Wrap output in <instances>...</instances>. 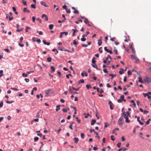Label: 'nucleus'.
Segmentation results:
<instances>
[{
	"mask_svg": "<svg viewBox=\"0 0 151 151\" xmlns=\"http://www.w3.org/2000/svg\"><path fill=\"white\" fill-rule=\"evenodd\" d=\"M45 96L48 97L52 93V90L51 89H48L45 91Z\"/></svg>",
	"mask_w": 151,
	"mask_h": 151,
	"instance_id": "f257e3e1",
	"label": "nucleus"
},
{
	"mask_svg": "<svg viewBox=\"0 0 151 151\" xmlns=\"http://www.w3.org/2000/svg\"><path fill=\"white\" fill-rule=\"evenodd\" d=\"M122 116H124V118L126 119V122L127 123H129L130 122V120H129V119L127 116L124 112L122 114Z\"/></svg>",
	"mask_w": 151,
	"mask_h": 151,
	"instance_id": "f03ea898",
	"label": "nucleus"
},
{
	"mask_svg": "<svg viewBox=\"0 0 151 151\" xmlns=\"http://www.w3.org/2000/svg\"><path fill=\"white\" fill-rule=\"evenodd\" d=\"M124 119L123 118L121 117L118 121V123L120 126H122L124 122Z\"/></svg>",
	"mask_w": 151,
	"mask_h": 151,
	"instance_id": "7ed1b4c3",
	"label": "nucleus"
},
{
	"mask_svg": "<svg viewBox=\"0 0 151 151\" xmlns=\"http://www.w3.org/2000/svg\"><path fill=\"white\" fill-rule=\"evenodd\" d=\"M85 20L84 22L85 23L87 24L89 26H91V25L89 24V21L88 20L87 18H84Z\"/></svg>",
	"mask_w": 151,
	"mask_h": 151,
	"instance_id": "20e7f679",
	"label": "nucleus"
},
{
	"mask_svg": "<svg viewBox=\"0 0 151 151\" xmlns=\"http://www.w3.org/2000/svg\"><path fill=\"white\" fill-rule=\"evenodd\" d=\"M104 50L105 51H106L107 52L109 53L110 54H112V52L111 50H109L107 48V47H104Z\"/></svg>",
	"mask_w": 151,
	"mask_h": 151,
	"instance_id": "39448f33",
	"label": "nucleus"
},
{
	"mask_svg": "<svg viewBox=\"0 0 151 151\" xmlns=\"http://www.w3.org/2000/svg\"><path fill=\"white\" fill-rule=\"evenodd\" d=\"M42 17L43 18H44L45 20L46 21H48V17H47V16L45 14H42Z\"/></svg>",
	"mask_w": 151,
	"mask_h": 151,
	"instance_id": "423d86ee",
	"label": "nucleus"
},
{
	"mask_svg": "<svg viewBox=\"0 0 151 151\" xmlns=\"http://www.w3.org/2000/svg\"><path fill=\"white\" fill-rule=\"evenodd\" d=\"M81 75L83 77L84 76V75H85L86 76H88V74L85 71H84L83 72V73H81Z\"/></svg>",
	"mask_w": 151,
	"mask_h": 151,
	"instance_id": "0eeeda50",
	"label": "nucleus"
},
{
	"mask_svg": "<svg viewBox=\"0 0 151 151\" xmlns=\"http://www.w3.org/2000/svg\"><path fill=\"white\" fill-rule=\"evenodd\" d=\"M60 50L62 51H66L69 52H72L71 51L66 50L64 48H62V49H60Z\"/></svg>",
	"mask_w": 151,
	"mask_h": 151,
	"instance_id": "6e6552de",
	"label": "nucleus"
},
{
	"mask_svg": "<svg viewBox=\"0 0 151 151\" xmlns=\"http://www.w3.org/2000/svg\"><path fill=\"white\" fill-rule=\"evenodd\" d=\"M51 68V73H52L55 71V68L53 66H51L50 67Z\"/></svg>",
	"mask_w": 151,
	"mask_h": 151,
	"instance_id": "1a4fd4ad",
	"label": "nucleus"
},
{
	"mask_svg": "<svg viewBox=\"0 0 151 151\" xmlns=\"http://www.w3.org/2000/svg\"><path fill=\"white\" fill-rule=\"evenodd\" d=\"M109 103L110 106V109L111 110H113V107H112V105H113V104L112 102L111 101H109Z\"/></svg>",
	"mask_w": 151,
	"mask_h": 151,
	"instance_id": "9d476101",
	"label": "nucleus"
},
{
	"mask_svg": "<svg viewBox=\"0 0 151 151\" xmlns=\"http://www.w3.org/2000/svg\"><path fill=\"white\" fill-rule=\"evenodd\" d=\"M72 30L73 31V33L72 36H75V33H76V32H78V30H77L76 29H72Z\"/></svg>",
	"mask_w": 151,
	"mask_h": 151,
	"instance_id": "9b49d317",
	"label": "nucleus"
},
{
	"mask_svg": "<svg viewBox=\"0 0 151 151\" xmlns=\"http://www.w3.org/2000/svg\"><path fill=\"white\" fill-rule=\"evenodd\" d=\"M139 119H140V117L139 116H138L137 117V121L139 122V124L141 125H143L144 124V123L142 122H141L140 120H139Z\"/></svg>",
	"mask_w": 151,
	"mask_h": 151,
	"instance_id": "f8f14e48",
	"label": "nucleus"
},
{
	"mask_svg": "<svg viewBox=\"0 0 151 151\" xmlns=\"http://www.w3.org/2000/svg\"><path fill=\"white\" fill-rule=\"evenodd\" d=\"M42 42L45 45H49L50 44V43L49 42H46L45 40H43Z\"/></svg>",
	"mask_w": 151,
	"mask_h": 151,
	"instance_id": "ddd939ff",
	"label": "nucleus"
},
{
	"mask_svg": "<svg viewBox=\"0 0 151 151\" xmlns=\"http://www.w3.org/2000/svg\"><path fill=\"white\" fill-rule=\"evenodd\" d=\"M23 12H28L29 13L30 12V11L27 9L26 8H24L23 9Z\"/></svg>",
	"mask_w": 151,
	"mask_h": 151,
	"instance_id": "4468645a",
	"label": "nucleus"
},
{
	"mask_svg": "<svg viewBox=\"0 0 151 151\" xmlns=\"http://www.w3.org/2000/svg\"><path fill=\"white\" fill-rule=\"evenodd\" d=\"M40 4H41V5H43L44 6H45V7H48V6L46 4V3L45 2H44L42 1H41L40 2Z\"/></svg>",
	"mask_w": 151,
	"mask_h": 151,
	"instance_id": "2eb2a0df",
	"label": "nucleus"
},
{
	"mask_svg": "<svg viewBox=\"0 0 151 151\" xmlns=\"http://www.w3.org/2000/svg\"><path fill=\"white\" fill-rule=\"evenodd\" d=\"M70 110V109L68 108H64L63 109V111L64 112H67Z\"/></svg>",
	"mask_w": 151,
	"mask_h": 151,
	"instance_id": "dca6fc26",
	"label": "nucleus"
},
{
	"mask_svg": "<svg viewBox=\"0 0 151 151\" xmlns=\"http://www.w3.org/2000/svg\"><path fill=\"white\" fill-rule=\"evenodd\" d=\"M92 66L93 68H96L97 70H98V68L97 67V65L95 63L92 64Z\"/></svg>",
	"mask_w": 151,
	"mask_h": 151,
	"instance_id": "f3484780",
	"label": "nucleus"
},
{
	"mask_svg": "<svg viewBox=\"0 0 151 151\" xmlns=\"http://www.w3.org/2000/svg\"><path fill=\"white\" fill-rule=\"evenodd\" d=\"M96 122V121L94 119L92 120L91 122V124L92 125H93L95 124Z\"/></svg>",
	"mask_w": 151,
	"mask_h": 151,
	"instance_id": "a211bd4d",
	"label": "nucleus"
},
{
	"mask_svg": "<svg viewBox=\"0 0 151 151\" xmlns=\"http://www.w3.org/2000/svg\"><path fill=\"white\" fill-rule=\"evenodd\" d=\"M98 44L99 46H101L102 44V42L101 40L99 39L98 40Z\"/></svg>",
	"mask_w": 151,
	"mask_h": 151,
	"instance_id": "6ab92c4d",
	"label": "nucleus"
},
{
	"mask_svg": "<svg viewBox=\"0 0 151 151\" xmlns=\"http://www.w3.org/2000/svg\"><path fill=\"white\" fill-rule=\"evenodd\" d=\"M124 96L123 95L120 96V98L122 100V101H126V100L124 99Z\"/></svg>",
	"mask_w": 151,
	"mask_h": 151,
	"instance_id": "aec40b11",
	"label": "nucleus"
},
{
	"mask_svg": "<svg viewBox=\"0 0 151 151\" xmlns=\"http://www.w3.org/2000/svg\"><path fill=\"white\" fill-rule=\"evenodd\" d=\"M74 141L77 144L79 141V139L77 137H75L74 138Z\"/></svg>",
	"mask_w": 151,
	"mask_h": 151,
	"instance_id": "412c9836",
	"label": "nucleus"
},
{
	"mask_svg": "<svg viewBox=\"0 0 151 151\" xmlns=\"http://www.w3.org/2000/svg\"><path fill=\"white\" fill-rule=\"evenodd\" d=\"M60 105H57L56 106V111H58L60 109Z\"/></svg>",
	"mask_w": 151,
	"mask_h": 151,
	"instance_id": "4be33fe9",
	"label": "nucleus"
},
{
	"mask_svg": "<svg viewBox=\"0 0 151 151\" xmlns=\"http://www.w3.org/2000/svg\"><path fill=\"white\" fill-rule=\"evenodd\" d=\"M3 73V71L2 70H0V78L1 77L4 76V74Z\"/></svg>",
	"mask_w": 151,
	"mask_h": 151,
	"instance_id": "5701e85b",
	"label": "nucleus"
},
{
	"mask_svg": "<svg viewBox=\"0 0 151 151\" xmlns=\"http://www.w3.org/2000/svg\"><path fill=\"white\" fill-rule=\"evenodd\" d=\"M53 26H54V25L53 24H50L49 25V29L51 30L52 29Z\"/></svg>",
	"mask_w": 151,
	"mask_h": 151,
	"instance_id": "b1692460",
	"label": "nucleus"
},
{
	"mask_svg": "<svg viewBox=\"0 0 151 151\" xmlns=\"http://www.w3.org/2000/svg\"><path fill=\"white\" fill-rule=\"evenodd\" d=\"M52 58L50 57H48L47 58V61L48 62H51Z\"/></svg>",
	"mask_w": 151,
	"mask_h": 151,
	"instance_id": "393cba45",
	"label": "nucleus"
},
{
	"mask_svg": "<svg viewBox=\"0 0 151 151\" xmlns=\"http://www.w3.org/2000/svg\"><path fill=\"white\" fill-rule=\"evenodd\" d=\"M144 81L146 82H148L149 81V78L148 77H146L144 78Z\"/></svg>",
	"mask_w": 151,
	"mask_h": 151,
	"instance_id": "a878e982",
	"label": "nucleus"
},
{
	"mask_svg": "<svg viewBox=\"0 0 151 151\" xmlns=\"http://www.w3.org/2000/svg\"><path fill=\"white\" fill-rule=\"evenodd\" d=\"M135 62L136 63H139V60L138 58L137 57L135 58Z\"/></svg>",
	"mask_w": 151,
	"mask_h": 151,
	"instance_id": "bb28decb",
	"label": "nucleus"
},
{
	"mask_svg": "<svg viewBox=\"0 0 151 151\" xmlns=\"http://www.w3.org/2000/svg\"><path fill=\"white\" fill-rule=\"evenodd\" d=\"M109 76H111V79H113L114 76H116V75H114L112 74H111L109 75Z\"/></svg>",
	"mask_w": 151,
	"mask_h": 151,
	"instance_id": "cd10ccee",
	"label": "nucleus"
},
{
	"mask_svg": "<svg viewBox=\"0 0 151 151\" xmlns=\"http://www.w3.org/2000/svg\"><path fill=\"white\" fill-rule=\"evenodd\" d=\"M148 99H151V92H148Z\"/></svg>",
	"mask_w": 151,
	"mask_h": 151,
	"instance_id": "c85d7f7f",
	"label": "nucleus"
},
{
	"mask_svg": "<svg viewBox=\"0 0 151 151\" xmlns=\"http://www.w3.org/2000/svg\"><path fill=\"white\" fill-rule=\"evenodd\" d=\"M95 133L96 134V137L98 138L99 139V140L100 137L99 136V135L98 133L97 132H96V133Z\"/></svg>",
	"mask_w": 151,
	"mask_h": 151,
	"instance_id": "c756f323",
	"label": "nucleus"
},
{
	"mask_svg": "<svg viewBox=\"0 0 151 151\" xmlns=\"http://www.w3.org/2000/svg\"><path fill=\"white\" fill-rule=\"evenodd\" d=\"M84 82V81L83 79H81L79 81H78V83H83Z\"/></svg>",
	"mask_w": 151,
	"mask_h": 151,
	"instance_id": "7c9ffc66",
	"label": "nucleus"
},
{
	"mask_svg": "<svg viewBox=\"0 0 151 151\" xmlns=\"http://www.w3.org/2000/svg\"><path fill=\"white\" fill-rule=\"evenodd\" d=\"M30 29V28L28 26H26V30H25V31L26 32H28V29Z\"/></svg>",
	"mask_w": 151,
	"mask_h": 151,
	"instance_id": "2f4dec72",
	"label": "nucleus"
},
{
	"mask_svg": "<svg viewBox=\"0 0 151 151\" xmlns=\"http://www.w3.org/2000/svg\"><path fill=\"white\" fill-rule=\"evenodd\" d=\"M120 70H122L119 71V74H122L124 73L123 69L122 68H121L120 69Z\"/></svg>",
	"mask_w": 151,
	"mask_h": 151,
	"instance_id": "473e14b6",
	"label": "nucleus"
},
{
	"mask_svg": "<svg viewBox=\"0 0 151 151\" xmlns=\"http://www.w3.org/2000/svg\"><path fill=\"white\" fill-rule=\"evenodd\" d=\"M36 41L37 42L38 44H39L41 42V40L40 39L38 38H37L36 39Z\"/></svg>",
	"mask_w": 151,
	"mask_h": 151,
	"instance_id": "72a5a7b5",
	"label": "nucleus"
},
{
	"mask_svg": "<svg viewBox=\"0 0 151 151\" xmlns=\"http://www.w3.org/2000/svg\"><path fill=\"white\" fill-rule=\"evenodd\" d=\"M76 121L78 123H80L81 122V120L79 119L78 117H76Z\"/></svg>",
	"mask_w": 151,
	"mask_h": 151,
	"instance_id": "f704fd0d",
	"label": "nucleus"
},
{
	"mask_svg": "<svg viewBox=\"0 0 151 151\" xmlns=\"http://www.w3.org/2000/svg\"><path fill=\"white\" fill-rule=\"evenodd\" d=\"M89 116L90 117H91V115L90 114H87L85 116V118H87L88 117V116Z\"/></svg>",
	"mask_w": 151,
	"mask_h": 151,
	"instance_id": "c9c22d12",
	"label": "nucleus"
},
{
	"mask_svg": "<svg viewBox=\"0 0 151 151\" xmlns=\"http://www.w3.org/2000/svg\"><path fill=\"white\" fill-rule=\"evenodd\" d=\"M31 7L32 8L35 9L36 8V6L35 4H32L31 5Z\"/></svg>",
	"mask_w": 151,
	"mask_h": 151,
	"instance_id": "e433bc0d",
	"label": "nucleus"
},
{
	"mask_svg": "<svg viewBox=\"0 0 151 151\" xmlns=\"http://www.w3.org/2000/svg\"><path fill=\"white\" fill-rule=\"evenodd\" d=\"M3 103L2 101H1L0 103V108L3 107Z\"/></svg>",
	"mask_w": 151,
	"mask_h": 151,
	"instance_id": "4c0bfd02",
	"label": "nucleus"
},
{
	"mask_svg": "<svg viewBox=\"0 0 151 151\" xmlns=\"http://www.w3.org/2000/svg\"><path fill=\"white\" fill-rule=\"evenodd\" d=\"M73 13L74 14H79V12L77 10H74L73 11Z\"/></svg>",
	"mask_w": 151,
	"mask_h": 151,
	"instance_id": "58836bf2",
	"label": "nucleus"
},
{
	"mask_svg": "<svg viewBox=\"0 0 151 151\" xmlns=\"http://www.w3.org/2000/svg\"><path fill=\"white\" fill-rule=\"evenodd\" d=\"M63 8L65 10H67V6L66 5H64L63 6Z\"/></svg>",
	"mask_w": 151,
	"mask_h": 151,
	"instance_id": "ea45409f",
	"label": "nucleus"
},
{
	"mask_svg": "<svg viewBox=\"0 0 151 151\" xmlns=\"http://www.w3.org/2000/svg\"><path fill=\"white\" fill-rule=\"evenodd\" d=\"M84 134L83 133H81V138L82 139H83L84 138Z\"/></svg>",
	"mask_w": 151,
	"mask_h": 151,
	"instance_id": "a19ab883",
	"label": "nucleus"
},
{
	"mask_svg": "<svg viewBox=\"0 0 151 151\" xmlns=\"http://www.w3.org/2000/svg\"><path fill=\"white\" fill-rule=\"evenodd\" d=\"M95 59V57H93V58L92 59V62L93 63H96V61L94 60Z\"/></svg>",
	"mask_w": 151,
	"mask_h": 151,
	"instance_id": "79ce46f5",
	"label": "nucleus"
},
{
	"mask_svg": "<svg viewBox=\"0 0 151 151\" xmlns=\"http://www.w3.org/2000/svg\"><path fill=\"white\" fill-rule=\"evenodd\" d=\"M139 81L142 83H143V81L142 80V78L141 77L139 78Z\"/></svg>",
	"mask_w": 151,
	"mask_h": 151,
	"instance_id": "37998d69",
	"label": "nucleus"
},
{
	"mask_svg": "<svg viewBox=\"0 0 151 151\" xmlns=\"http://www.w3.org/2000/svg\"><path fill=\"white\" fill-rule=\"evenodd\" d=\"M72 89L74 90H75V91H78L79 90V88H75V87H72Z\"/></svg>",
	"mask_w": 151,
	"mask_h": 151,
	"instance_id": "c03bdc74",
	"label": "nucleus"
},
{
	"mask_svg": "<svg viewBox=\"0 0 151 151\" xmlns=\"http://www.w3.org/2000/svg\"><path fill=\"white\" fill-rule=\"evenodd\" d=\"M39 139V138L38 137H35L34 138V140L35 142H36Z\"/></svg>",
	"mask_w": 151,
	"mask_h": 151,
	"instance_id": "a18cd8bd",
	"label": "nucleus"
},
{
	"mask_svg": "<svg viewBox=\"0 0 151 151\" xmlns=\"http://www.w3.org/2000/svg\"><path fill=\"white\" fill-rule=\"evenodd\" d=\"M111 139L112 141H114V140H115V138H114V136L111 135Z\"/></svg>",
	"mask_w": 151,
	"mask_h": 151,
	"instance_id": "49530a36",
	"label": "nucleus"
},
{
	"mask_svg": "<svg viewBox=\"0 0 151 151\" xmlns=\"http://www.w3.org/2000/svg\"><path fill=\"white\" fill-rule=\"evenodd\" d=\"M37 20L40 23H42V21L40 18H38L37 19Z\"/></svg>",
	"mask_w": 151,
	"mask_h": 151,
	"instance_id": "de8ad7c7",
	"label": "nucleus"
},
{
	"mask_svg": "<svg viewBox=\"0 0 151 151\" xmlns=\"http://www.w3.org/2000/svg\"><path fill=\"white\" fill-rule=\"evenodd\" d=\"M11 89L15 91H17L18 90V89L16 88H12Z\"/></svg>",
	"mask_w": 151,
	"mask_h": 151,
	"instance_id": "09e8293b",
	"label": "nucleus"
},
{
	"mask_svg": "<svg viewBox=\"0 0 151 151\" xmlns=\"http://www.w3.org/2000/svg\"><path fill=\"white\" fill-rule=\"evenodd\" d=\"M14 102V101H9L8 100H7L6 101V103L8 104H11L13 103Z\"/></svg>",
	"mask_w": 151,
	"mask_h": 151,
	"instance_id": "8fccbe9b",
	"label": "nucleus"
},
{
	"mask_svg": "<svg viewBox=\"0 0 151 151\" xmlns=\"http://www.w3.org/2000/svg\"><path fill=\"white\" fill-rule=\"evenodd\" d=\"M87 88L89 89L90 88H91V86L90 85H86V86Z\"/></svg>",
	"mask_w": 151,
	"mask_h": 151,
	"instance_id": "3c124183",
	"label": "nucleus"
},
{
	"mask_svg": "<svg viewBox=\"0 0 151 151\" xmlns=\"http://www.w3.org/2000/svg\"><path fill=\"white\" fill-rule=\"evenodd\" d=\"M22 76L23 77H27L28 76L27 74H25L24 73H22Z\"/></svg>",
	"mask_w": 151,
	"mask_h": 151,
	"instance_id": "603ef678",
	"label": "nucleus"
},
{
	"mask_svg": "<svg viewBox=\"0 0 151 151\" xmlns=\"http://www.w3.org/2000/svg\"><path fill=\"white\" fill-rule=\"evenodd\" d=\"M86 40V38H84V37L82 38L81 39V41H83V42L85 41Z\"/></svg>",
	"mask_w": 151,
	"mask_h": 151,
	"instance_id": "864d4df0",
	"label": "nucleus"
},
{
	"mask_svg": "<svg viewBox=\"0 0 151 151\" xmlns=\"http://www.w3.org/2000/svg\"><path fill=\"white\" fill-rule=\"evenodd\" d=\"M127 73L129 75H132L131 72L130 70H128L127 71Z\"/></svg>",
	"mask_w": 151,
	"mask_h": 151,
	"instance_id": "5fc2aeb1",
	"label": "nucleus"
},
{
	"mask_svg": "<svg viewBox=\"0 0 151 151\" xmlns=\"http://www.w3.org/2000/svg\"><path fill=\"white\" fill-rule=\"evenodd\" d=\"M148 92L147 93H143V95L145 97H146L147 96H148Z\"/></svg>",
	"mask_w": 151,
	"mask_h": 151,
	"instance_id": "6e6d98bb",
	"label": "nucleus"
},
{
	"mask_svg": "<svg viewBox=\"0 0 151 151\" xmlns=\"http://www.w3.org/2000/svg\"><path fill=\"white\" fill-rule=\"evenodd\" d=\"M62 16V17L64 18V20H63L62 22H64L65 21V19H66L65 18V16L64 14H63Z\"/></svg>",
	"mask_w": 151,
	"mask_h": 151,
	"instance_id": "4d7b16f0",
	"label": "nucleus"
},
{
	"mask_svg": "<svg viewBox=\"0 0 151 151\" xmlns=\"http://www.w3.org/2000/svg\"><path fill=\"white\" fill-rule=\"evenodd\" d=\"M73 44L75 45H77V42L76 41L74 40L73 41Z\"/></svg>",
	"mask_w": 151,
	"mask_h": 151,
	"instance_id": "13d9d810",
	"label": "nucleus"
},
{
	"mask_svg": "<svg viewBox=\"0 0 151 151\" xmlns=\"http://www.w3.org/2000/svg\"><path fill=\"white\" fill-rule=\"evenodd\" d=\"M122 100L120 98V99L118 100L117 102L119 103H121L122 102Z\"/></svg>",
	"mask_w": 151,
	"mask_h": 151,
	"instance_id": "bf43d9fd",
	"label": "nucleus"
},
{
	"mask_svg": "<svg viewBox=\"0 0 151 151\" xmlns=\"http://www.w3.org/2000/svg\"><path fill=\"white\" fill-rule=\"evenodd\" d=\"M121 143H117V145L119 148L121 147Z\"/></svg>",
	"mask_w": 151,
	"mask_h": 151,
	"instance_id": "052dcab7",
	"label": "nucleus"
},
{
	"mask_svg": "<svg viewBox=\"0 0 151 151\" xmlns=\"http://www.w3.org/2000/svg\"><path fill=\"white\" fill-rule=\"evenodd\" d=\"M69 91L71 93H73V91L72 90L71 88L70 87L69 88Z\"/></svg>",
	"mask_w": 151,
	"mask_h": 151,
	"instance_id": "680f3d73",
	"label": "nucleus"
},
{
	"mask_svg": "<svg viewBox=\"0 0 151 151\" xmlns=\"http://www.w3.org/2000/svg\"><path fill=\"white\" fill-rule=\"evenodd\" d=\"M62 33H63V34H65V35H67L68 34V32H62Z\"/></svg>",
	"mask_w": 151,
	"mask_h": 151,
	"instance_id": "e2e57ef3",
	"label": "nucleus"
},
{
	"mask_svg": "<svg viewBox=\"0 0 151 151\" xmlns=\"http://www.w3.org/2000/svg\"><path fill=\"white\" fill-rule=\"evenodd\" d=\"M130 56H131V58L132 59H135V58H136L137 57H135L133 55H130Z\"/></svg>",
	"mask_w": 151,
	"mask_h": 151,
	"instance_id": "0e129e2a",
	"label": "nucleus"
},
{
	"mask_svg": "<svg viewBox=\"0 0 151 151\" xmlns=\"http://www.w3.org/2000/svg\"><path fill=\"white\" fill-rule=\"evenodd\" d=\"M103 71L105 73H108V71L107 70V69H104L103 70Z\"/></svg>",
	"mask_w": 151,
	"mask_h": 151,
	"instance_id": "69168bd1",
	"label": "nucleus"
},
{
	"mask_svg": "<svg viewBox=\"0 0 151 151\" xmlns=\"http://www.w3.org/2000/svg\"><path fill=\"white\" fill-rule=\"evenodd\" d=\"M36 39L37 38L33 37L32 38V40L34 42H35L36 41Z\"/></svg>",
	"mask_w": 151,
	"mask_h": 151,
	"instance_id": "338daca9",
	"label": "nucleus"
},
{
	"mask_svg": "<svg viewBox=\"0 0 151 151\" xmlns=\"http://www.w3.org/2000/svg\"><path fill=\"white\" fill-rule=\"evenodd\" d=\"M82 46L83 47H86L88 46V45L87 44H82Z\"/></svg>",
	"mask_w": 151,
	"mask_h": 151,
	"instance_id": "774afa93",
	"label": "nucleus"
}]
</instances>
